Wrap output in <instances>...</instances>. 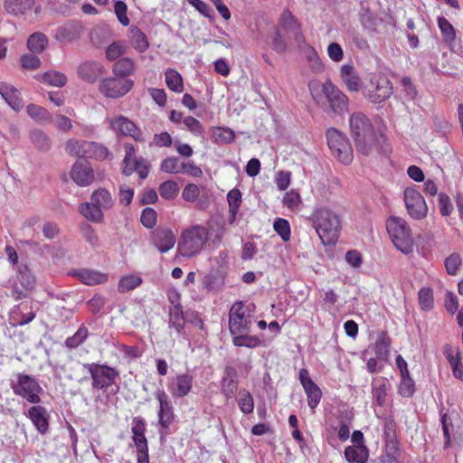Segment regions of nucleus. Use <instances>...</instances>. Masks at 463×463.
<instances>
[{"label": "nucleus", "instance_id": "27", "mask_svg": "<svg viewBox=\"0 0 463 463\" xmlns=\"http://www.w3.org/2000/svg\"><path fill=\"white\" fill-rule=\"evenodd\" d=\"M132 439L135 443L136 448L148 446L147 440L145 436L146 432V422L141 417H135L132 420Z\"/></svg>", "mask_w": 463, "mask_h": 463}, {"label": "nucleus", "instance_id": "55", "mask_svg": "<svg viewBox=\"0 0 463 463\" xmlns=\"http://www.w3.org/2000/svg\"><path fill=\"white\" fill-rule=\"evenodd\" d=\"M127 46L122 42H114L106 50V58L109 61H115L126 52Z\"/></svg>", "mask_w": 463, "mask_h": 463}, {"label": "nucleus", "instance_id": "12", "mask_svg": "<svg viewBox=\"0 0 463 463\" xmlns=\"http://www.w3.org/2000/svg\"><path fill=\"white\" fill-rule=\"evenodd\" d=\"M403 199L409 215L414 220H422L428 214V206L421 194L415 188L404 190Z\"/></svg>", "mask_w": 463, "mask_h": 463}, {"label": "nucleus", "instance_id": "19", "mask_svg": "<svg viewBox=\"0 0 463 463\" xmlns=\"http://www.w3.org/2000/svg\"><path fill=\"white\" fill-rule=\"evenodd\" d=\"M193 375L189 373L178 374L168 383V391L174 398H183L192 390Z\"/></svg>", "mask_w": 463, "mask_h": 463}, {"label": "nucleus", "instance_id": "18", "mask_svg": "<svg viewBox=\"0 0 463 463\" xmlns=\"http://www.w3.org/2000/svg\"><path fill=\"white\" fill-rule=\"evenodd\" d=\"M71 177L79 186H88L94 180V171L88 162L77 161L71 167Z\"/></svg>", "mask_w": 463, "mask_h": 463}, {"label": "nucleus", "instance_id": "36", "mask_svg": "<svg viewBox=\"0 0 463 463\" xmlns=\"http://www.w3.org/2000/svg\"><path fill=\"white\" fill-rule=\"evenodd\" d=\"M302 48H305V55L311 70L316 73L322 72L324 71V64L316 50L306 43Z\"/></svg>", "mask_w": 463, "mask_h": 463}, {"label": "nucleus", "instance_id": "61", "mask_svg": "<svg viewBox=\"0 0 463 463\" xmlns=\"http://www.w3.org/2000/svg\"><path fill=\"white\" fill-rule=\"evenodd\" d=\"M114 11L119 23L124 26H128L130 22L127 14V5L120 0L115 1Z\"/></svg>", "mask_w": 463, "mask_h": 463}, {"label": "nucleus", "instance_id": "13", "mask_svg": "<svg viewBox=\"0 0 463 463\" xmlns=\"http://www.w3.org/2000/svg\"><path fill=\"white\" fill-rule=\"evenodd\" d=\"M107 121L110 129L113 130L117 135L131 137L134 140L138 142L144 141L143 133L128 118L118 115L107 118Z\"/></svg>", "mask_w": 463, "mask_h": 463}, {"label": "nucleus", "instance_id": "62", "mask_svg": "<svg viewBox=\"0 0 463 463\" xmlns=\"http://www.w3.org/2000/svg\"><path fill=\"white\" fill-rule=\"evenodd\" d=\"M183 123L185 128L195 136H201L203 133V128L200 121L194 117L187 116L184 118Z\"/></svg>", "mask_w": 463, "mask_h": 463}, {"label": "nucleus", "instance_id": "8", "mask_svg": "<svg viewBox=\"0 0 463 463\" xmlns=\"http://www.w3.org/2000/svg\"><path fill=\"white\" fill-rule=\"evenodd\" d=\"M92 379V387L97 390H105L116 383L118 372L106 364L95 363L84 364Z\"/></svg>", "mask_w": 463, "mask_h": 463}, {"label": "nucleus", "instance_id": "10", "mask_svg": "<svg viewBox=\"0 0 463 463\" xmlns=\"http://www.w3.org/2000/svg\"><path fill=\"white\" fill-rule=\"evenodd\" d=\"M133 86L134 81L128 78L107 77L100 80L99 90L107 98L118 99L128 94Z\"/></svg>", "mask_w": 463, "mask_h": 463}, {"label": "nucleus", "instance_id": "46", "mask_svg": "<svg viewBox=\"0 0 463 463\" xmlns=\"http://www.w3.org/2000/svg\"><path fill=\"white\" fill-rule=\"evenodd\" d=\"M28 115L37 122H48L52 119V115L43 107L35 104L27 106Z\"/></svg>", "mask_w": 463, "mask_h": 463}, {"label": "nucleus", "instance_id": "9", "mask_svg": "<svg viewBox=\"0 0 463 463\" xmlns=\"http://www.w3.org/2000/svg\"><path fill=\"white\" fill-rule=\"evenodd\" d=\"M276 29L288 35V39H292L298 48L305 45L301 24L288 9H285L281 13Z\"/></svg>", "mask_w": 463, "mask_h": 463}, {"label": "nucleus", "instance_id": "30", "mask_svg": "<svg viewBox=\"0 0 463 463\" xmlns=\"http://www.w3.org/2000/svg\"><path fill=\"white\" fill-rule=\"evenodd\" d=\"M128 37L133 48L139 52H144L149 46L146 34L137 26L129 29Z\"/></svg>", "mask_w": 463, "mask_h": 463}, {"label": "nucleus", "instance_id": "24", "mask_svg": "<svg viewBox=\"0 0 463 463\" xmlns=\"http://www.w3.org/2000/svg\"><path fill=\"white\" fill-rule=\"evenodd\" d=\"M90 201L101 213L110 210L114 205V199L111 194L104 188H99L93 191L90 195Z\"/></svg>", "mask_w": 463, "mask_h": 463}, {"label": "nucleus", "instance_id": "57", "mask_svg": "<svg viewBox=\"0 0 463 463\" xmlns=\"http://www.w3.org/2000/svg\"><path fill=\"white\" fill-rule=\"evenodd\" d=\"M273 228L284 241H288L290 240V225L287 220L278 218L274 222Z\"/></svg>", "mask_w": 463, "mask_h": 463}, {"label": "nucleus", "instance_id": "23", "mask_svg": "<svg viewBox=\"0 0 463 463\" xmlns=\"http://www.w3.org/2000/svg\"><path fill=\"white\" fill-rule=\"evenodd\" d=\"M0 95L15 111H19L23 108L22 99L14 87L6 83H0Z\"/></svg>", "mask_w": 463, "mask_h": 463}, {"label": "nucleus", "instance_id": "44", "mask_svg": "<svg viewBox=\"0 0 463 463\" xmlns=\"http://www.w3.org/2000/svg\"><path fill=\"white\" fill-rule=\"evenodd\" d=\"M232 342L236 346H245L254 348L260 345V340L255 335H250L248 333H241L232 335Z\"/></svg>", "mask_w": 463, "mask_h": 463}, {"label": "nucleus", "instance_id": "60", "mask_svg": "<svg viewBox=\"0 0 463 463\" xmlns=\"http://www.w3.org/2000/svg\"><path fill=\"white\" fill-rule=\"evenodd\" d=\"M81 234L84 240L93 248H96L99 245V236L90 224H84L81 227Z\"/></svg>", "mask_w": 463, "mask_h": 463}, {"label": "nucleus", "instance_id": "54", "mask_svg": "<svg viewBox=\"0 0 463 463\" xmlns=\"http://www.w3.org/2000/svg\"><path fill=\"white\" fill-rule=\"evenodd\" d=\"M238 405L243 413H251L254 410V401L252 395L247 391L241 392L240 397L238 399Z\"/></svg>", "mask_w": 463, "mask_h": 463}, {"label": "nucleus", "instance_id": "64", "mask_svg": "<svg viewBox=\"0 0 463 463\" xmlns=\"http://www.w3.org/2000/svg\"><path fill=\"white\" fill-rule=\"evenodd\" d=\"M461 260L459 255L451 254L445 260L446 270L449 275H456L460 266Z\"/></svg>", "mask_w": 463, "mask_h": 463}, {"label": "nucleus", "instance_id": "47", "mask_svg": "<svg viewBox=\"0 0 463 463\" xmlns=\"http://www.w3.org/2000/svg\"><path fill=\"white\" fill-rule=\"evenodd\" d=\"M183 168V162H180L178 157L168 156L164 159L160 165L161 171L167 174H181Z\"/></svg>", "mask_w": 463, "mask_h": 463}, {"label": "nucleus", "instance_id": "6", "mask_svg": "<svg viewBox=\"0 0 463 463\" xmlns=\"http://www.w3.org/2000/svg\"><path fill=\"white\" fill-rule=\"evenodd\" d=\"M15 377L16 382L11 383L14 393L30 403L38 404L41 402L40 393L43 392L38 381L32 375L21 373Z\"/></svg>", "mask_w": 463, "mask_h": 463}, {"label": "nucleus", "instance_id": "32", "mask_svg": "<svg viewBox=\"0 0 463 463\" xmlns=\"http://www.w3.org/2000/svg\"><path fill=\"white\" fill-rule=\"evenodd\" d=\"M135 61L128 57L118 60L112 66V72L119 78H128L135 71Z\"/></svg>", "mask_w": 463, "mask_h": 463}, {"label": "nucleus", "instance_id": "29", "mask_svg": "<svg viewBox=\"0 0 463 463\" xmlns=\"http://www.w3.org/2000/svg\"><path fill=\"white\" fill-rule=\"evenodd\" d=\"M238 390L237 373L233 369H227L222 381V392L227 397H232Z\"/></svg>", "mask_w": 463, "mask_h": 463}, {"label": "nucleus", "instance_id": "45", "mask_svg": "<svg viewBox=\"0 0 463 463\" xmlns=\"http://www.w3.org/2000/svg\"><path fill=\"white\" fill-rule=\"evenodd\" d=\"M18 280L25 289H32L34 287L35 279L25 264L17 266Z\"/></svg>", "mask_w": 463, "mask_h": 463}, {"label": "nucleus", "instance_id": "50", "mask_svg": "<svg viewBox=\"0 0 463 463\" xmlns=\"http://www.w3.org/2000/svg\"><path fill=\"white\" fill-rule=\"evenodd\" d=\"M419 305L421 309L429 311L433 307L434 298L432 289L430 288H422L418 293Z\"/></svg>", "mask_w": 463, "mask_h": 463}, {"label": "nucleus", "instance_id": "35", "mask_svg": "<svg viewBox=\"0 0 463 463\" xmlns=\"http://www.w3.org/2000/svg\"><path fill=\"white\" fill-rule=\"evenodd\" d=\"M85 146L88 148L86 157L95 158L97 160L112 158V154L103 145L96 142H90L89 144H86Z\"/></svg>", "mask_w": 463, "mask_h": 463}, {"label": "nucleus", "instance_id": "28", "mask_svg": "<svg viewBox=\"0 0 463 463\" xmlns=\"http://www.w3.org/2000/svg\"><path fill=\"white\" fill-rule=\"evenodd\" d=\"M79 212L84 218L94 223H100L104 220V213L91 201L80 203Z\"/></svg>", "mask_w": 463, "mask_h": 463}, {"label": "nucleus", "instance_id": "17", "mask_svg": "<svg viewBox=\"0 0 463 463\" xmlns=\"http://www.w3.org/2000/svg\"><path fill=\"white\" fill-rule=\"evenodd\" d=\"M299 381L307 394V404L312 410H314L320 402L322 392L320 388L312 381L308 371L305 368H302L299 371Z\"/></svg>", "mask_w": 463, "mask_h": 463}, {"label": "nucleus", "instance_id": "7", "mask_svg": "<svg viewBox=\"0 0 463 463\" xmlns=\"http://www.w3.org/2000/svg\"><path fill=\"white\" fill-rule=\"evenodd\" d=\"M254 322L250 309L242 302L234 303L229 314V327L232 335L249 333Z\"/></svg>", "mask_w": 463, "mask_h": 463}, {"label": "nucleus", "instance_id": "34", "mask_svg": "<svg viewBox=\"0 0 463 463\" xmlns=\"http://www.w3.org/2000/svg\"><path fill=\"white\" fill-rule=\"evenodd\" d=\"M345 456L349 462L364 463L368 458L367 449L365 446H349L345 450Z\"/></svg>", "mask_w": 463, "mask_h": 463}, {"label": "nucleus", "instance_id": "21", "mask_svg": "<svg viewBox=\"0 0 463 463\" xmlns=\"http://www.w3.org/2000/svg\"><path fill=\"white\" fill-rule=\"evenodd\" d=\"M27 416L41 434L48 431L50 415L45 407L33 405L28 410Z\"/></svg>", "mask_w": 463, "mask_h": 463}, {"label": "nucleus", "instance_id": "39", "mask_svg": "<svg viewBox=\"0 0 463 463\" xmlns=\"http://www.w3.org/2000/svg\"><path fill=\"white\" fill-rule=\"evenodd\" d=\"M90 141H79L76 139H69L65 145V151L71 155L80 157H86L88 154V148L85 146Z\"/></svg>", "mask_w": 463, "mask_h": 463}, {"label": "nucleus", "instance_id": "41", "mask_svg": "<svg viewBox=\"0 0 463 463\" xmlns=\"http://www.w3.org/2000/svg\"><path fill=\"white\" fill-rule=\"evenodd\" d=\"M142 283V279L134 274H129L127 276L122 277L119 279L118 285V290L120 293H125L130 290L135 289Z\"/></svg>", "mask_w": 463, "mask_h": 463}, {"label": "nucleus", "instance_id": "16", "mask_svg": "<svg viewBox=\"0 0 463 463\" xmlns=\"http://www.w3.org/2000/svg\"><path fill=\"white\" fill-rule=\"evenodd\" d=\"M155 397L159 402L158 423L167 429L174 420V409L167 393L163 389H158L155 392Z\"/></svg>", "mask_w": 463, "mask_h": 463}, {"label": "nucleus", "instance_id": "48", "mask_svg": "<svg viewBox=\"0 0 463 463\" xmlns=\"http://www.w3.org/2000/svg\"><path fill=\"white\" fill-rule=\"evenodd\" d=\"M48 43V40L43 33H35L30 36L27 45L30 51L33 52H43Z\"/></svg>", "mask_w": 463, "mask_h": 463}, {"label": "nucleus", "instance_id": "58", "mask_svg": "<svg viewBox=\"0 0 463 463\" xmlns=\"http://www.w3.org/2000/svg\"><path fill=\"white\" fill-rule=\"evenodd\" d=\"M40 223V217L33 215L28 217L23 223L21 231L24 236L33 238L35 235V227Z\"/></svg>", "mask_w": 463, "mask_h": 463}, {"label": "nucleus", "instance_id": "49", "mask_svg": "<svg viewBox=\"0 0 463 463\" xmlns=\"http://www.w3.org/2000/svg\"><path fill=\"white\" fill-rule=\"evenodd\" d=\"M179 191V186L175 181L169 180L162 183L158 188L161 197L166 200H171L176 197Z\"/></svg>", "mask_w": 463, "mask_h": 463}, {"label": "nucleus", "instance_id": "5", "mask_svg": "<svg viewBox=\"0 0 463 463\" xmlns=\"http://www.w3.org/2000/svg\"><path fill=\"white\" fill-rule=\"evenodd\" d=\"M327 145L332 155L342 164L349 165L353 161V148L345 134L331 128L326 131Z\"/></svg>", "mask_w": 463, "mask_h": 463}, {"label": "nucleus", "instance_id": "40", "mask_svg": "<svg viewBox=\"0 0 463 463\" xmlns=\"http://www.w3.org/2000/svg\"><path fill=\"white\" fill-rule=\"evenodd\" d=\"M169 323L180 333L184 325L183 308L179 304L173 305L169 309Z\"/></svg>", "mask_w": 463, "mask_h": 463}, {"label": "nucleus", "instance_id": "22", "mask_svg": "<svg viewBox=\"0 0 463 463\" xmlns=\"http://www.w3.org/2000/svg\"><path fill=\"white\" fill-rule=\"evenodd\" d=\"M153 244L161 252H166L175 244V236L170 229L157 228L153 232Z\"/></svg>", "mask_w": 463, "mask_h": 463}, {"label": "nucleus", "instance_id": "43", "mask_svg": "<svg viewBox=\"0 0 463 463\" xmlns=\"http://www.w3.org/2000/svg\"><path fill=\"white\" fill-rule=\"evenodd\" d=\"M373 397L375 402L382 406L385 402L387 392V383L384 379H379L373 382Z\"/></svg>", "mask_w": 463, "mask_h": 463}, {"label": "nucleus", "instance_id": "1", "mask_svg": "<svg viewBox=\"0 0 463 463\" xmlns=\"http://www.w3.org/2000/svg\"><path fill=\"white\" fill-rule=\"evenodd\" d=\"M349 128L358 152L369 156L382 151L386 138L380 130L375 129L365 114L352 113L349 117Z\"/></svg>", "mask_w": 463, "mask_h": 463}, {"label": "nucleus", "instance_id": "33", "mask_svg": "<svg viewBox=\"0 0 463 463\" xmlns=\"http://www.w3.org/2000/svg\"><path fill=\"white\" fill-rule=\"evenodd\" d=\"M390 345V338L384 333L379 334L373 345V351L379 359L383 361L388 359Z\"/></svg>", "mask_w": 463, "mask_h": 463}, {"label": "nucleus", "instance_id": "2", "mask_svg": "<svg viewBox=\"0 0 463 463\" xmlns=\"http://www.w3.org/2000/svg\"><path fill=\"white\" fill-rule=\"evenodd\" d=\"M310 220L324 245L334 244L339 236L341 224L339 216L327 207H317Z\"/></svg>", "mask_w": 463, "mask_h": 463}, {"label": "nucleus", "instance_id": "56", "mask_svg": "<svg viewBox=\"0 0 463 463\" xmlns=\"http://www.w3.org/2000/svg\"><path fill=\"white\" fill-rule=\"evenodd\" d=\"M286 37L288 38V35H285L283 33L276 29L269 43L270 47L279 53L285 52L288 49V43L285 39Z\"/></svg>", "mask_w": 463, "mask_h": 463}, {"label": "nucleus", "instance_id": "42", "mask_svg": "<svg viewBox=\"0 0 463 463\" xmlns=\"http://www.w3.org/2000/svg\"><path fill=\"white\" fill-rule=\"evenodd\" d=\"M77 26L71 23L57 28L55 38L61 42H71L77 37Z\"/></svg>", "mask_w": 463, "mask_h": 463}, {"label": "nucleus", "instance_id": "3", "mask_svg": "<svg viewBox=\"0 0 463 463\" xmlns=\"http://www.w3.org/2000/svg\"><path fill=\"white\" fill-rule=\"evenodd\" d=\"M209 240V232L205 227L195 225L182 232L177 250L181 256L192 258L201 252Z\"/></svg>", "mask_w": 463, "mask_h": 463}, {"label": "nucleus", "instance_id": "52", "mask_svg": "<svg viewBox=\"0 0 463 463\" xmlns=\"http://www.w3.org/2000/svg\"><path fill=\"white\" fill-rule=\"evenodd\" d=\"M438 25L445 42L452 43L456 39V33L453 25L445 18L439 17Z\"/></svg>", "mask_w": 463, "mask_h": 463}, {"label": "nucleus", "instance_id": "53", "mask_svg": "<svg viewBox=\"0 0 463 463\" xmlns=\"http://www.w3.org/2000/svg\"><path fill=\"white\" fill-rule=\"evenodd\" d=\"M42 80L55 87H62L67 82V78L63 73L58 71H48L42 75Z\"/></svg>", "mask_w": 463, "mask_h": 463}, {"label": "nucleus", "instance_id": "59", "mask_svg": "<svg viewBox=\"0 0 463 463\" xmlns=\"http://www.w3.org/2000/svg\"><path fill=\"white\" fill-rule=\"evenodd\" d=\"M282 203L285 206L291 210L298 209L301 203V197L297 190H290L287 192L282 199Z\"/></svg>", "mask_w": 463, "mask_h": 463}, {"label": "nucleus", "instance_id": "14", "mask_svg": "<svg viewBox=\"0 0 463 463\" xmlns=\"http://www.w3.org/2000/svg\"><path fill=\"white\" fill-rule=\"evenodd\" d=\"M125 158L123 174L130 175L133 172H137L141 179L146 178L149 171V165L144 158H137L133 145H125Z\"/></svg>", "mask_w": 463, "mask_h": 463}, {"label": "nucleus", "instance_id": "37", "mask_svg": "<svg viewBox=\"0 0 463 463\" xmlns=\"http://www.w3.org/2000/svg\"><path fill=\"white\" fill-rule=\"evenodd\" d=\"M30 138L34 146L41 151H48L51 148V140L47 134L40 129H33L30 133Z\"/></svg>", "mask_w": 463, "mask_h": 463}, {"label": "nucleus", "instance_id": "11", "mask_svg": "<svg viewBox=\"0 0 463 463\" xmlns=\"http://www.w3.org/2000/svg\"><path fill=\"white\" fill-rule=\"evenodd\" d=\"M322 92L332 112L337 115H343L347 112L348 98L330 80L322 84Z\"/></svg>", "mask_w": 463, "mask_h": 463}, {"label": "nucleus", "instance_id": "31", "mask_svg": "<svg viewBox=\"0 0 463 463\" xmlns=\"http://www.w3.org/2000/svg\"><path fill=\"white\" fill-rule=\"evenodd\" d=\"M34 5L33 0H5V8L12 14H24L30 11Z\"/></svg>", "mask_w": 463, "mask_h": 463}, {"label": "nucleus", "instance_id": "51", "mask_svg": "<svg viewBox=\"0 0 463 463\" xmlns=\"http://www.w3.org/2000/svg\"><path fill=\"white\" fill-rule=\"evenodd\" d=\"M89 335V331L86 326H81L79 327L77 332L71 337H68L65 341V345L68 348H76L82 344Z\"/></svg>", "mask_w": 463, "mask_h": 463}, {"label": "nucleus", "instance_id": "20", "mask_svg": "<svg viewBox=\"0 0 463 463\" xmlns=\"http://www.w3.org/2000/svg\"><path fill=\"white\" fill-rule=\"evenodd\" d=\"M104 72V66L96 61H85L77 69L78 76L89 83H94Z\"/></svg>", "mask_w": 463, "mask_h": 463}, {"label": "nucleus", "instance_id": "26", "mask_svg": "<svg viewBox=\"0 0 463 463\" xmlns=\"http://www.w3.org/2000/svg\"><path fill=\"white\" fill-rule=\"evenodd\" d=\"M75 274L82 283L88 286L102 284L108 280L107 274L92 269H80Z\"/></svg>", "mask_w": 463, "mask_h": 463}, {"label": "nucleus", "instance_id": "25", "mask_svg": "<svg viewBox=\"0 0 463 463\" xmlns=\"http://www.w3.org/2000/svg\"><path fill=\"white\" fill-rule=\"evenodd\" d=\"M340 76L343 82L350 91H358L360 89V78L354 66L344 64L340 69Z\"/></svg>", "mask_w": 463, "mask_h": 463}, {"label": "nucleus", "instance_id": "63", "mask_svg": "<svg viewBox=\"0 0 463 463\" xmlns=\"http://www.w3.org/2000/svg\"><path fill=\"white\" fill-rule=\"evenodd\" d=\"M291 173L288 171H279L275 177L277 187L280 191H285L290 184Z\"/></svg>", "mask_w": 463, "mask_h": 463}, {"label": "nucleus", "instance_id": "15", "mask_svg": "<svg viewBox=\"0 0 463 463\" xmlns=\"http://www.w3.org/2000/svg\"><path fill=\"white\" fill-rule=\"evenodd\" d=\"M392 94V85L385 76L378 77L367 90L366 98L374 104L386 100Z\"/></svg>", "mask_w": 463, "mask_h": 463}, {"label": "nucleus", "instance_id": "4", "mask_svg": "<svg viewBox=\"0 0 463 463\" xmlns=\"http://www.w3.org/2000/svg\"><path fill=\"white\" fill-rule=\"evenodd\" d=\"M386 229L397 250L404 254L413 251L414 241L407 222L401 217H391L386 222Z\"/></svg>", "mask_w": 463, "mask_h": 463}, {"label": "nucleus", "instance_id": "38", "mask_svg": "<svg viewBox=\"0 0 463 463\" xmlns=\"http://www.w3.org/2000/svg\"><path fill=\"white\" fill-rule=\"evenodd\" d=\"M165 83L172 91L181 93L184 90L182 76L175 70L168 69L165 71Z\"/></svg>", "mask_w": 463, "mask_h": 463}]
</instances>
